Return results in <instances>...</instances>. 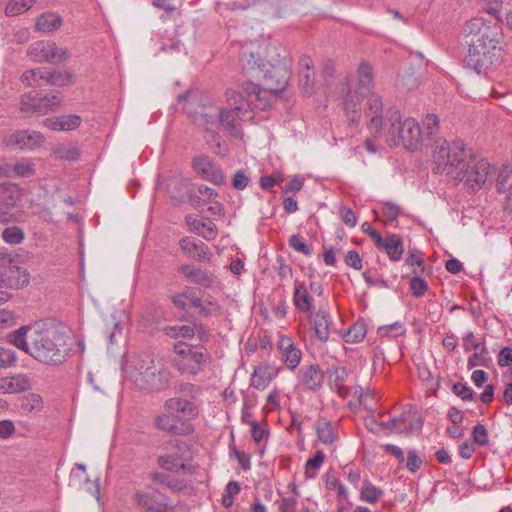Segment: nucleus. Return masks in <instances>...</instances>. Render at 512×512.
I'll return each mask as SVG.
<instances>
[{"mask_svg": "<svg viewBox=\"0 0 512 512\" xmlns=\"http://www.w3.org/2000/svg\"><path fill=\"white\" fill-rule=\"evenodd\" d=\"M8 340L35 360L47 365L63 363L69 354L68 336L47 323H35L12 331Z\"/></svg>", "mask_w": 512, "mask_h": 512, "instance_id": "1", "label": "nucleus"}, {"mask_svg": "<svg viewBox=\"0 0 512 512\" xmlns=\"http://www.w3.org/2000/svg\"><path fill=\"white\" fill-rule=\"evenodd\" d=\"M463 32L473 36L466 57L469 68L481 74L501 63L503 34L498 22L491 23L477 16L465 23Z\"/></svg>", "mask_w": 512, "mask_h": 512, "instance_id": "2", "label": "nucleus"}, {"mask_svg": "<svg viewBox=\"0 0 512 512\" xmlns=\"http://www.w3.org/2000/svg\"><path fill=\"white\" fill-rule=\"evenodd\" d=\"M125 377L140 390L159 392L170 382V371L161 357L149 353L127 355L122 364Z\"/></svg>", "mask_w": 512, "mask_h": 512, "instance_id": "3", "label": "nucleus"}, {"mask_svg": "<svg viewBox=\"0 0 512 512\" xmlns=\"http://www.w3.org/2000/svg\"><path fill=\"white\" fill-rule=\"evenodd\" d=\"M490 164L485 159H477L461 140L450 145V182L463 184L468 193L482 189L489 174Z\"/></svg>", "mask_w": 512, "mask_h": 512, "instance_id": "4", "label": "nucleus"}, {"mask_svg": "<svg viewBox=\"0 0 512 512\" xmlns=\"http://www.w3.org/2000/svg\"><path fill=\"white\" fill-rule=\"evenodd\" d=\"M373 88V69L368 62L362 61L357 69L356 79L343 77L338 85L340 105L350 124L357 126L361 120L360 105Z\"/></svg>", "mask_w": 512, "mask_h": 512, "instance_id": "5", "label": "nucleus"}, {"mask_svg": "<svg viewBox=\"0 0 512 512\" xmlns=\"http://www.w3.org/2000/svg\"><path fill=\"white\" fill-rule=\"evenodd\" d=\"M242 91L245 97L233 89L226 91V102L233 107L237 115L241 116V122L245 117H250L251 111L266 110L270 106L267 87L261 89L253 82H245L242 85Z\"/></svg>", "mask_w": 512, "mask_h": 512, "instance_id": "6", "label": "nucleus"}, {"mask_svg": "<svg viewBox=\"0 0 512 512\" xmlns=\"http://www.w3.org/2000/svg\"><path fill=\"white\" fill-rule=\"evenodd\" d=\"M387 121L389 126L386 132V141L390 146L402 143L405 148L414 150L423 142L422 129L414 118L401 121L399 111H391Z\"/></svg>", "mask_w": 512, "mask_h": 512, "instance_id": "7", "label": "nucleus"}, {"mask_svg": "<svg viewBox=\"0 0 512 512\" xmlns=\"http://www.w3.org/2000/svg\"><path fill=\"white\" fill-rule=\"evenodd\" d=\"M195 122L203 126L206 131L214 132L215 128L222 127L230 135H241V116L233 111V107L227 104L225 108H204L196 117Z\"/></svg>", "mask_w": 512, "mask_h": 512, "instance_id": "8", "label": "nucleus"}, {"mask_svg": "<svg viewBox=\"0 0 512 512\" xmlns=\"http://www.w3.org/2000/svg\"><path fill=\"white\" fill-rule=\"evenodd\" d=\"M174 366L184 375L195 376L200 373L208 363L209 354L202 346H192L179 342L174 345Z\"/></svg>", "mask_w": 512, "mask_h": 512, "instance_id": "9", "label": "nucleus"}, {"mask_svg": "<svg viewBox=\"0 0 512 512\" xmlns=\"http://www.w3.org/2000/svg\"><path fill=\"white\" fill-rule=\"evenodd\" d=\"M439 128V118L435 114H428L423 121L422 138L432 141V157L436 173H443L448 166V146L444 137H436Z\"/></svg>", "mask_w": 512, "mask_h": 512, "instance_id": "10", "label": "nucleus"}, {"mask_svg": "<svg viewBox=\"0 0 512 512\" xmlns=\"http://www.w3.org/2000/svg\"><path fill=\"white\" fill-rule=\"evenodd\" d=\"M266 65L261 74H263L267 90L274 94L283 91L289 81L291 59L287 56H283L273 64L266 62Z\"/></svg>", "mask_w": 512, "mask_h": 512, "instance_id": "11", "label": "nucleus"}, {"mask_svg": "<svg viewBox=\"0 0 512 512\" xmlns=\"http://www.w3.org/2000/svg\"><path fill=\"white\" fill-rule=\"evenodd\" d=\"M61 103L62 98L59 93L40 97L38 93L31 91L21 97L20 110L27 115H45L56 110Z\"/></svg>", "mask_w": 512, "mask_h": 512, "instance_id": "12", "label": "nucleus"}, {"mask_svg": "<svg viewBox=\"0 0 512 512\" xmlns=\"http://www.w3.org/2000/svg\"><path fill=\"white\" fill-rule=\"evenodd\" d=\"M389 433H408L418 432L422 429V420L416 411L408 410L403 412L399 417L392 418L387 422L376 423Z\"/></svg>", "mask_w": 512, "mask_h": 512, "instance_id": "13", "label": "nucleus"}, {"mask_svg": "<svg viewBox=\"0 0 512 512\" xmlns=\"http://www.w3.org/2000/svg\"><path fill=\"white\" fill-rule=\"evenodd\" d=\"M27 53L36 62H62L69 58V52L66 49H59L52 41H37L30 45Z\"/></svg>", "mask_w": 512, "mask_h": 512, "instance_id": "14", "label": "nucleus"}, {"mask_svg": "<svg viewBox=\"0 0 512 512\" xmlns=\"http://www.w3.org/2000/svg\"><path fill=\"white\" fill-rule=\"evenodd\" d=\"M239 62L242 70L247 73L261 74L267 66L260 56V46L255 42L242 45Z\"/></svg>", "mask_w": 512, "mask_h": 512, "instance_id": "15", "label": "nucleus"}, {"mask_svg": "<svg viewBox=\"0 0 512 512\" xmlns=\"http://www.w3.org/2000/svg\"><path fill=\"white\" fill-rule=\"evenodd\" d=\"M44 136L34 130H19L7 135L4 142L7 146L21 150H34L44 143Z\"/></svg>", "mask_w": 512, "mask_h": 512, "instance_id": "16", "label": "nucleus"}, {"mask_svg": "<svg viewBox=\"0 0 512 512\" xmlns=\"http://www.w3.org/2000/svg\"><path fill=\"white\" fill-rule=\"evenodd\" d=\"M192 165L194 171L206 181L215 185L224 183L225 178L221 169L209 157L205 155L196 156L193 158Z\"/></svg>", "mask_w": 512, "mask_h": 512, "instance_id": "17", "label": "nucleus"}, {"mask_svg": "<svg viewBox=\"0 0 512 512\" xmlns=\"http://www.w3.org/2000/svg\"><path fill=\"white\" fill-rule=\"evenodd\" d=\"M133 504L148 512H166L167 505L157 499L156 491L152 487L136 489L132 494Z\"/></svg>", "mask_w": 512, "mask_h": 512, "instance_id": "18", "label": "nucleus"}, {"mask_svg": "<svg viewBox=\"0 0 512 512\" xmlns=\"http://www.w3.org/2000/svg\"><path fill=\"white\" fill-rule=\"evenodd\" d=\"M164 407L165 411L172 413L179 422L193 419L198 415L196 405L181 397L167 399Z\"/></svg>", "mask_w": 512, "mask_h": 512, "instance_id": "19", "label": "nucleus"}, {"mask_svg": "<svg viewBox=\"0 0 512 512\" xmlns=\"http://www.w3.org/2000/svg\"><path fill=\"white\" fill-rule=\"evenodd\" d=\"M383 103L382 99L376 93H370L367 96L365 116L369 120V128L374 129L376 133H380L383 129Z\"/></svg>", "mask_w": 512, "mask_h": 512, "instance_id": "20", "label": "nucleus"}, {"mask_svg": "<svg viewBox=\"0 0 512 512\" xmlns=\"http://www.w3.org/2000/svg\"><path fill=\"white\" fill-rule=\"evenodd\" d=\"M180 272L189 282L204 288H213L219 284L218 278L214 274L201 268H197L194 265H182Z\"/></svg>", "mask_w": 512, "mask_h": 512, "instance_id": "21", "label": "nucleus"}, {"mask_svg": "<svg viewBox=\"0 0 512 512\" xmlns=\"http://www.w3.org/2000/svg\"><path fill=\"white\" fill-rule=\"evenodd\" d=\"M158 462L163 469L176 474L191 475L196 471V467L189 460L177 454L161 456Z\"/></svg>", "mask_w": 512, "mask_h": 512, "instance_id": "22", "label": "nucleus"}, {"mask_svg": "<svg viewBox=\"0 0 512 512\" xmlns=\"http://www.w3.org/2000/svg\"><path fill=\"white\" fill-rule=\"evenodd\" d=\"M278 349L282 361L290 370H294L300 363L302 352L288 336H280Z\"/></svg>", "mask_w": 512, "mask_h": 512, "instance_id": "23", "label": "nucleus"}, {"mask_svg": "<svg viewBox=\"0 0 512 512\" xmlns=\"http://www.w3.org/2000/svg\"><path fill=\"white\" fill-rule=\"evenodd\" d=\"M31 387V379L26 374L0 377V394H17Z\"/></svg>", "mask_w": 512, "mask_h": 512, "instance_id": "24", "label": "nucleus"}, {"mask_svg": "<svg viewBox=\"0 0 512 512\" xmlns=\"http://www.w3.org/2000/svg\"><path fill=\"white\" fill-rule=\"evenodd\" d=\"M324 375L318 365H310L300 369L298 373V383L304 389L315 391L323 383Z\"/></svg>", "mask_w": 512, "mask_h": 512, "instance_id": "25", "label": "nucleus"}, {"mask_svg": "<svg viewBox=\"0 0 512 512\" xmlns=\"http://www.w3.org/2000/svg\"><path fill=\"white\" fill-rule=\"evenodd\" d=\"M178 420L172 413H163L155 419V424L158 429L172 433V434H188L192 432V427L189 424L182 422L178 424Z\"/></svg>", "mask_w": 512, "mask_h": 512, "instance_id": "26", "label": "nucleus"}, {"mask_svg": "<svg viewBox=\"0 0 512 512\" xmlns=\"http://www.w3.org/2000/svg\"><path fill=\"white\" fill-rule=\"evenodd\" d=\"M184 254L200 261H209L211 254L208 247L201 241L196 242L190 237H184L179 242Z\"/></svg>", "mask_w": 512, "mask_h": 512, "instance_id": "27", "label": "nucleus"}, {"mask_svg": "<svg viewBox=\"0 0 512 512\" xmlns=\"http://www.w3.org/2000/svg\"><path fill=\"white\" fill-rule=\"evenodd\" d=\"M293 304L302 313H311L313 308V297L310 295L306 284L302 281H295Z\"/></svg>", "mask_w": 512, "mask_h": 512, "instance_id": "28", "label": "nucleus"}, {"mask_svg": "<svg viewBox=\"0 0 512 512\" xmlns=\"http://www.w3.org/2000/svg\"><path fill=\"white\" fill-rule=\"evenodd\" d=\"M310 321L313 325V329L316 337L326 342L329 339L330 332L332 329V321L328 312L319 310L315 314L310 315Z\"/></svg>", "mask_w": 512, "mask_h": 512, "instance_id": "29", "label": "nucleus"}, {"mask_svg": "<svg viewBox=\"0 0 512 512\" xmlns=\"http://www.w3.org/2000/svg\"><path fill=\"white\" fill-rule=\"evenodd\" d=\"M80 123V116L73 114L47 118L43 121V126L54 131H70L76 129Z\"/></svg>", "mask_w": 512, "mask_h": 512, "instance_id": "30", "label": "nucleus"}, {"mask_svg": "<svg viewBox=\"0 0 512 512\" xmlns=\"http://www.w3.org/2000/svg\"><path fill=\"white\" fill-rule=\"evenodd\" d=\"M299 68L302 89L305 94H311L315 80L312 59L309 56L303 55L299 60Z\"/></svg>", "mask_w": 512, "mask_h": 512, "instance_id": "31", "label": "nucleus"}, {"mask_svg": "<svg viewBox=\"0 0 512 512\" xmlns=\"http://www.w3.org/2000/svg\"><path fill=\"white\" fill-rule=\"evenodd\" d=\"M62 24L63 19L56 12H45L35 19V29L42 33H52L58 30Z\"/></svg>", "mask_w": 512, "mask_h": 512, "instance_id": "32", "label": "nucleus"}, {"mask_svg": "<svg viewBox=\"0 0 512 512\" xmlns=\"http://www.w3.org/2000/svg\"><path fill=\"white\" fill-rule=\"evenodd\" d=\"M163 330L171 338H192L197 333L203 340L207 336L203 328L196 325H173L167 326Z\"/></svg>", "mask_w": 512, "mask_h": 512, "instance_id": "33", "label": "nucleus"}, {"mask_svg": "<svg viewBox=\"0 0 512 512\" xmlns=\"http://www.w3.org/2000/svg\"><path fill=\"white\" fill-rule=\"evenodd\" d=\"M384 249L392 261H398L403 254V243L398 235H389L382 239V244L377 246Z\"/></svg>", "mask_w": 512, "mask_h": 512, "instance_id": "34", "label": "nucleus"}, {"mask_svg": "<svg viewBox=\"0 0 512 512\" xmlns=\"http://www.w3.org/2000/svg\"><path fill=\"white\" fill-rule=\"evenodd\" d=\"M21 199V189L12 183L0 184V205L14 207Z\"/></svg>", "mask_w": 512, "mask_h": 512, "instance_id": "35", "label": "nucleus"}, {"mask_svg": "<svg viewBox=\"0 0 512 512\" xmlns=\"http://www.w3.org/2000/svg\"><path fill=\"white\" fill-rule=\"evenodd\" d=\"M275 375V372L269 366H259L254 369L251 377V385L258 390H264L270 384Z\"/></svg>", "mask_w": 512, "mask_h": 512, "instance_id": "36", "label": "nucleus"}, {"mask_svg": "<svg viewBox=\"0 0 512 512\" xmlns=\"http://www.w3.org/2000/svg\"><path fill=\"white\" fill-rule=\"evenodd\" d=\"M419 379L424 383L429 394H435L439 387V375H435L425 364H417Z\"/></svg>", "mask_w": 512, "mask_h": 512, "instance_id": "37", "label": "nucleus"}, {"mask_svg": "<svg viewBox=\"0 0 512 512\" xmlns=\"http://www.w3.org/2000/svg\"><path fill=\"white\" fill-rule=\"evenodd\" d=\"M173 304L182 309L188 310L195 305L201 304V298L197 297L190 288H186L183 292L172 297Z\"/></svg>", "mask_w": 512, "mask_h": 512, "instance_id": "38", "label": "nucleus"}, {"mask_svg": "<svg viewBox=\"0 0 512 512\" xmlns=\"http://www.w3.org/2000/svg\"><path fill=\"white\" fill-rule=\"evenodd\" d=\"M318 439L324 444H332L336 439V431L331 422L319 419L315 424Z\"/></svg>", "mask_w": 512, "mask_h": 512, "instance_id": "39", "label": "nucleus"}, {"mask_svg": "<svg viewBox=\"0 0 512 512\" xmlns=\"http://www.w3.org/2000/svg\"><path fill=\"white\" fill-rule=\"evenodd\" d=\"M36 1L37 0H9L5 8V14L9 17L21 15L30 10Z\"/></svg>", "mask_w": 512, "mask_h": 512, "instance_id": "40", "label": "nucleus"}, {"mask_svg": "<svg viewBox=\"0 0 512 512\" xmlns=\"http://www.w3.org/2000/svg\"><path fill=\"white\" fill-rule=\"evenodd\" d=\"M53 155L60 160H77L80 157V150L72 144H60L53 149Z\"/></svg>", "mask_w": 512, "mask_h": 512, "instance_id": "41", "label": "nucleus"}, {"mask_svg": "<svg viewBox=\"0 0 512 512\" xmlns=\"http://www.w3.org/2000/svg\"><path fill=\"white\" fill-rule=\"evenodd\" d=\"M21 80L27 86L41 87L45 85L44 68H36L25 71Z\"/></svg>", "mask_w": 512, "mask_h": 512, "instance_id": "42", "label": "nucleus"}, {"mask_svg": "<svg viewBox=\"0 0 512 512\" xmlns=\"http://www.w3.org/2000/svg\"><path fill=\"white\" fill-rule=\"evenodd\" d=\"M45 85L65 86L71 82V76L61 71L44 68Z\"/></svg>", "mask_w": 512, "mask_h": 512, "instance_id": "43", "label": "nucleus"}, {"mask_svg": "<svg viewBox=\"0 0 512 512\" xmlns=\"http://www.w3.org/2000/svg\"><path fill=\"white\" fill-rule=\"evenodd\" d=\"M8 272L16 278L14 281L9 280L8 287L21 288L29 283L30 275L25 269L18 266H10Z\"/></svg>", "mask_w": 512, "mask_h": 512, "instance_id": "44", "label": "nucleus"}, {"mask_svg": "<svg viewBox=\"0 0 512 512\" xmlns=\"http://www.w3.org/2000/svg\"><path fill=\"white\" fill-rule=\"evenodd\" d=\"M366 332L365 324L356 322L343 334V339L347 343H358L365 337Z\"/></svg>", "mask_w": 512, "mask_h": 512, "instance_id": "45", "label": "nucleus"}, {"mask_svg": "<svg viewBox=\"0 0 512 512\" xmlns=\"http://www.w3.org/2000/svg\"><path fill=\"white\" fill-rule=\"evenodd\" d=\"M13 169L15 171V177H31L35 174L36 168L35 163L32 159H21L13 163Z\"/></svg>", "mask_w": 512, "mask_h": 512, "instance_id": "46", "label": "nucleus"}, {"mask_svg": "<svg viewBox=\"0 0 512 512\" xmlns=\"http://www.w3.org/2000/svg\"><path fill=\"white\" fill-rule=\"evenodd\" d=\"M21 409L25 412L40 411L43 407V400L39 394L30 393L20 400Z\"/></svg>", "mask_w": 512, "mask_h": 512, "instance_id": "47", "label": "nucleus"}, {"mask_svg": "<svg viewBox=\"0 0 512 512\" xmlns=\"http://www.w3.org/2000/svg\"><path fill=\"white\" fill-rule=\"evenodd\" d=\"M382 494L383 492L381 489L377 488L369 481H364L360 498L365 502L375 503L382 496Z\"/></svg>", "mask_w": 512, "mask_h": 512, "instance_id": "48", "label": "nucleus"}, {"mask_svg": "<svg viewBox=\"0 0 512 512\" xmlns=\"http://www.w3.org/2000/svg\"><path fill=\"white\" fill-rule=\"evenodd\" d=\"M194 307L199 308V313L204 316L216 315L220 313V305L210 296L201 299V304L195 305Z\"/></svg>", "mask_w": 512, "mask_h": 512, "instance_id": "49", "label": "nucleus"}, {"mask_svg": "<svg viewBox=\"0 0 512 512\" xmlns=\"http://www.w3.org/2000/svg\"><path fill=\"white\" fill-rule=\"evenodd\" d=\"M17 360V354L14 350L6 347H0V370L15 367Z\"/></svg>", "mask_w": 512, "mask_h": 512, "instance_id": "50", "label": "nucleus"}, {"mask_svg": "<svg viewBox=\"0 0 512 512\" xmlns=\"http://www.w3.org/2000/svg\"><path fill=\"white\" fill-rule=\"evenodd\" d=\"M463 347H464L465 351H467V352H470V351L486 352V350H487L485 343L481 340L476 339L472 332L468 333L463 338Z\"/></svg>", "mask_w": 512, "mask_h": 512, "instance_id": "51", "label": "nucleus"}, {"mask_svg": "<svg viewBox=\"0 0 512 512\" xmlns=\"http://www.w3.org/2000/svg\"><path fill=\"white\" fill-rule=\"evenodd\" d=\"M2 238L8 244H19L24 239V233L19 227L12 226L3 231Z\"/></svg>", "mask_w": 512, "mask_h": 512, "instance_id": "52", "label": "nucleus"}, {"mask_svg": "<svg viewBox=\"0 0 512 512\" xmlns=\"http://www.w3.org/2000/svg\"><path fill=\"white\" fill-rule=\"evenodd\" d=\"M405 329L403 325L399 322H395L389 325L380 326L377 330L378 335L380 336H390L397 337L399 335L404 334Z\"/></svg>", "mask_w": 512, "mask_h": 512, "instance_id": "53", "label": "nucleus"}, {"mask_svg": "<svg viewBox=\"0 0 512 512\" xmlns=\"http://www.w3.org/2000/svg\"><path fill=\"white\" fill-rule=\"evenodd\" d=\"M482 9L499 20V13L502 8V0H479Z\"/></svg>", "mask_w": 512, "mask_h": 512, "instance_id": "54", "label": "nucleus"}, {"mask_svg": "<svg viewBox=\"0 0 512 512\" xmlns=\"http://www.w3.org/2000/svg\"><path fill=\"white\" fill-rule=\"evenodd\" d=\"M289 245L297 252L302 253L306 256L312 253L311 249L304 242L302 236L298 234L291 235L289 238Z\"/></svg>", "mask_w": 512, "mask_h": 512, "instance_id": "55", "label": "nucleus"}, {"mask_svg": "<svg viewBox=\"0 0 512 512\" xmlns=\"http://www.w3.org/2000/svg\"><path fill=\"white\" fill-rule=\"evenodd\" d=\"M473 441L479 446H485L488 444V431L486 427L482 424H477L474 426L472 431Z\"/></svg>", "mask_w": 512, "mask_h": 512, "instance_id": "56", "label": "nucleus"}, {"mask_svg": "<svg viewBox=\"0 0 512 512\" xmlns=\"http://www.w3.org/2000/svg\"><path fill=\"white\" fill-rule=\"evenodd\" d=\"M427 288V283L420 276H415L410 280V289L414 296H422Z\"/></svg>", "mask_w": 512, "mask_h": 512, "instance_id": "57", "label": "nucleus"}, {"mask_svg": "<svg viewBox=\"0 0 512 512\" xmlns=\"http://www.w3.org/2000/svg\"><path fill=\"white\" fill-rule=\"evenodd\" d=\"M325 455L322 451H317L313 458H310L306 463V475L307 477H313V475H309V470H318L322 466L324 462Z\"/></svg>", "mask_w": 512, "mask_h": 512, "instance_id": "58", "label": "nucleus"}, {"mask_svg": "<svg viewBox=\"0 0 512 512\" xmlns=\"http://www.w3.org/2000/svg\"><path fill=\"white\" fill-rule=\"evenodd\" d=\"M251 434L256 443H261L268 439V431L259 426L256 421H251Z\"/></svg>", "mask_w": 512, "mask_h": 512, "instance_id": "59", "label": "nucleus"}, {"mask_svg": "<svg viewBox=\"0 0 512 512\" xmlns=\"http://www.w3.org/2000/svg\"><path fill=\"white\" fill-rule=\"evenodd\" d=\"M487 354H488L487 351L486 352H482V351L474 352L468 359V367L473 368L476 366H486L487 361H488Z\"/></svg>", "mask_w": 512, "mask_h": 512, "instance_id": "60", "label": "nucleus"}, {"mask_svg": "<svg viewBox=\"0 0 512 512\" xmlns=\"http://www.w3.org/2000/svg\"><path fill=\"white\" fill-rule=\"evenodd\" d=\"M249 181V177L242 170H238L233 176L232 186L236 190H243L248 186Z\"/></svg>", "mask_w": 512, "mask_h": 512, "instance_id": "61", "label": "nucleus"}, {"mask_svg": "<svg viewBox=\"0 0 512 512\" xmlns=\"http://www.w3.org/2000/svg\"><path fill=\"white\" fill-rule=\"evenodd\" d=\"M452 391L456 396L460 397L462 400H472L473 398L472 390L462 383H455L452 387Z\"/></svg>", "mask_w": 512, "mask_h": 512, "instance_id": "62", "label": "nucleus"}, {"mask_svg": "<svg viewBox=\"0 0 512 512\" xmlns=\"http://www.w3.org/2000/svg\"><path fill=\"white\" fill-rule=\"evenodd\" d=\"M216 231V225L213 222H204L203 224H201V230L199 232V235L202 236L204 239L210 241L216 237Z\"/></svg>", "mask_w": 512, "mask_h": 512, "instance_id": "63", "label": "nucleus"}, {"mask_svg": "<svg viewBox=\"0 0 512 512\" xmlns=\"http://www.w3.org/2000/svg\"><path fill=\"white\" fill-rule=\"evenodd\" d=\"M498 364L502 367L512 365V348L504 347L498 354Z\"/></svg>", "mask_w": 512, "mask_h": 512, "instance_id": "64", "label": "nucleus"}]
</instances>
